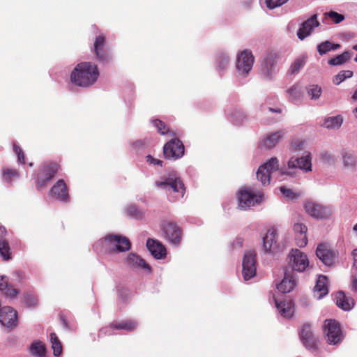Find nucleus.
Segmentation results:
<instances>
[{
  "mask_svg": "<svg viewBox=\"0 0 357 357\" xmlns=\"http://www.w3.org/2000/svg\"><path fill=\"white\" fill-rule=\"evenodd\" d=\"M158 189L166 194L171 202L183 198L186 190L183 181L174 170H170L160 176V181H158Z\"/></svg>",
  "mask_w": 357,
  "mask_h": 357,
  "instance_id": "1",
  "label": "nucleus"
},
{
  "mask_svg": "<svg viewBox=\"0 0 357 357\" xmlns=\"http://www.w3.org/2000/svg\"><path fill=\"white\" fill-rule=\"evenodd\" d=\"M99 77L98 66L91 62L78 63L70 74V81L76 86L89 87L93 85Z\"/></svg>",
  "mask_w": 357,
  "mask_h": 357,
  "instance_id": "2",
  "label": "nucleus"
},
{
  "mask_svg": "<svg viewBox=\"0 0 357 357\" xmlns=\"http://www.w3.org/2000/svg\"><path fill=\"white\" fill-rule=\"evenodd\" d=\"M101 241L109 254L124 252L131 248L129 238L122 235L108 234Z\"/></svg>",
  "mask_w": 357,
  "mask_h": 357,
  "instance_id": "3",
  "label": "nucleus"
},
{
  "mask_svg": "<svg viewBox=\"0 0 357 357\" xmlns=\"http://www.w3.org/2000/svg\"><path fill=\"white\" fill-rule=\"evenodd\" d=\"M289 291H275L273 298L277 310L284 318H291L294 312V303L287 293Z\"/></svg>",
  "mask_w": 357,
  "mask_h": 357,
  "instance_id": "4",
  "label": "nucleus"
},
{
  "mask_svg": "<svg viewBox=\"0 0 357 357\" xmlns=\"http://www.w3.org/2000/svg\"><path fill=\"white\" fill-rule=\"evenodd\" d=\"M60 169V165L56 162L45 163L37 174L36 187L37 190L45 188Z\"/></svg>",
  "mask_w": 357,
  "mask_h": 357,
  "instance_id": "5",
  "label": "nucleus"
},
{
  "mask_svg": "<svg viewBox=\"0 0 357 357\" xmlns=\"http://www.w3.org/2000/svg\"><path fill=\"white\" fill-rule=\"evenodd\" d=\"M280 59V54L275 51H271L266 54L261 62V71L263 77L268 79H273L276 74V64Z\"/></svg>",
  "mask_w": 357,
  "mask_h": 357,
  "instance_id": "6",
  "label": "nucleus"
},
{
  "mask_svg": "<svg viewBox=\"0 0 357 357\" xmlns=\"http://www.w3.org/2000/svg\"><path fill=\"white\" fill-rule=\"evenodd\" d=\"M184 153L185 147L183 142L174 137L167 142L163 147V153L166 159L176 160L181 158Z\"/></svg>",
  "mask_w": 357,
  "mask_h": 357,
  "instance_id": "7",
  "label": "nucleus"
},
{
  "mask_svg": "<svg viewBox=\"0 0 357 357\" xmlns=\"http://www.w3.org/2000/svg\"><path fill=\"white\" fill-rule=\"evenodd\" d=\"M279 168V161L277 158H271L268 162L261 165L257 172V178L263 185H268L271 174Z\"/></svg>",
  "mask_w": 357,
  "mask_h": 357,
  "instance_id": "8",
  "label": "nucleus"
},
{
  "mask_svg": "<svg viewBox=\"0 0 357 357\" xmlns=\"http://www.w3.org/2000/svg\"><path fill=\"white\" fill-rule=\"evenodd\" d=\"M160 228L171 243L178 245L181 243L182 229L175 222L164 220L160 223Z\"/></svg>",
  "mask_w": 357,
  "mask_h": 357,
  "instance_id": "9",
  "label": "nucleus"
},
{
  "mask_svg": "<svg viewBox=\"0 0 357 357\" xmlns=\"http://www.w3.org/2000/svg\"><path fill=\"white\" fill-rule=\"evenodd\" d=\"M326 340L330 344H337L342 340V332L340 324L333 319H326L324 325Z\"/></svg>",
  "mask_w": 357,
  "mask_h": 357,
  "instance_id": "10",
  "label": "nucleus"
},
{
  "mask_svg": "<svg viewBox=\"0 0 357 357\" xmlns=\"http://www.w3.org/2000/svg\"><path fill=\"white\" fill-rule=\"evenodd\" d=\"M262 198L261 194H255L251 187H247L239 191L238 194V205L241 208L246 209L259 203Z\"/></svg>",
  "mask_w": 357,
  "mask_h": 357,
  "instance_id": "11",
  "label": "nucleus"
},
{
  "mask_svg": "<svg viewBox=\"0 0 357 357\" xmlns=\"http://www.w3.org/2000/svg\"><path fill=\"white\" fill-rule=\"evenodd\" d=\"M137 326L138 323L135 320H123L121 322L113 323L107 327L101 328L99 331L98 337H100L102 335H112L114 334V330H123L131 332L135 330Z\"/></svg>",
  "mask_w": 357,
  "mask_h": 357,
  "instance_id": "12",
  "label": "nucleus"
},
{
  "mask_svg": "<svg viewBox=\"0 0 357 357\" xmlns=\"http://www.w3.org/2000/svg\"><path fill=\"white\" fill-rule=\"evenodd\" d=\"M256 253L254 250H250L244 255L242 263L244 280H248L256 275Z\"/></svg>",
  "mask_w": 357,
  "mask_h": 357,
  "instance_id": "13",
  "label": "nucleus"
},
{
  "mask_svg": "<svg viewBox=\"0 0 357 357\" xmlns=\"http://www.w3.org/2000/svg\"><path fill=\"white\" fill-rule=\"evenodd\" d=\"M289 266L294 271L302 272L309 265L307 256L299 250H292L288 256Z\"/></svg>",
  "mask_w": 357,
  "mask_h": 357,
  "instance_id": "14",
  "label": "nucleus"
},
{
  "mask_svg": "<svg viewBox=\"0 0 357 357\" xmlns=\"http://www.w3.org/2000/svg\"><path fill=\"white\" fill-rule=\"evenodd\" d=\"M305 209L307 213L317 219L328 218L332 212L328 206L312 201H308L305 204Z\"/></svg>",
  "mask_w": 357,
  "mask_h": 357,
  "instance_id": "15",
  "label": "nucleus"
},
{
  "mask_svg": "<svg viewBox=\"0 0 357 357\" xmlns=\"http://www.w3.org/2000/svg\"><path fill=\"white\" fill-rule=\"evenodd\" d=\"M93 52L96 59L100 62L108 61L111 59L109 50L106 47V38L103 34L96 37L93 43Z\"/></svg>",
  "mask_w": 357,
  "mask_h": 357,
  "instance_id": "16",
  "label": "nucleus"
},
{
  "mask_svg": "<svg viewBox=\"0 0 357 357\" xmlns=\"http://www.w3.org/2000/svg\"><path fill=\"white\" fill-rule=\"evenodd\" d=\"M254 56L251 52L244 50L238 56L236 69L239 75L245 76L252 70L254 63Z\"/></svg>",
  "mask_w": 357,
  "mask_h": 357,
  "instance_id": "17",
  "label": "nucleus"
},
{
  "mask_svg": "<svg viewBox=\"0 0 357 357\" xmlns=\"http://www.w3.org/2000/svg\"><path fill=\"white\" fill-rule=\"evenodd\" d=\"M0 323L6 328L17 325V312L10 306H4L0 310Z\"/></svg>",
  "mask_w": 357,
  "mask_h": 357,
  "instance_id": "18",
  "label": "nucleus"
},
{
  "mask_svg": "<svg viewBox=\"0 0 357 357\" xmlns=\"http://www.w3.org/2000/svg\"><path fill=\"white\" fill-rule=\"evenodd\" d=\"M317 257L326 266L332 265L335 259V252L325 243H321L316 250Z\"/></svg>",
  "mask_w": 357,
  "mask_h": 357,
  "instance_id": "19",
  "label": "nucleus"
},
{
  "mask_svg": "<svg viewBox=\"0 0 357 357\" xmlns=\"http://www.w3.org/2000/svg\"><path fill=\"white\" fill-rule=\"evenodd\" d=\"M332 296L337 306L344 311L351 310L355 305L354 299L345 291H336Z\"/></svg>",
  "mask_w": 357,
  "mask_h": 357,
  "instance_id": "20",
  "label": "nucleus"
},
{
  "mask_svg": "<svg viewBox=\"0 0 357 357\" xmlns=\"http://www.w3.org/2000/svg\"><path fill=\"white\" fill-rule=\"evenodd\" d=\"M128 266L134 269H142L146 273H151V268L146 261L136 253H130L126 258Z\"/></svg>",
  "mask_w": 357,
  "mask_h": 357,
  "instance_id": "21",
  "label": "nucleus"
},
{
  "mask_svg": "<svg viewBox=\"0 0 357 357\" xmlns=\"http://www.w3.org/2000/svg\"><path fill=\"white\" fill-rule=\"evenodd\" d=\"M317 15H313L309 19L303 22L301 26L297 31V36L300 40L305 39L307 36H310L312 30L319 26V22L317 20Z\"/></svg>",
  "mask_w": 357,
  "mask_h": 357,
  "instance_id": "22",
  "label": "nucleus"
},
{
  "mask_svg": "<svg viewBox=\"0 0 357 357\" xmlns=\"http://www.w3.org/2000/svg\"><path fill=\"white\" fill-rule=\"evenodd\" d=\"M51 195L59 199L67 202L69 201L68 189L66 186L65 181L63 179H59L51 188Z\"/></svg>",
  "mask_w": 357,
  "mask_h": 357,
  "instance_id": "23",
  "label": "nucleus"
},
{
  "mask_svg": "<svg viewBox=\"0 0 357 357\" xmlns=\"http://www.w3.org/2000/svg\"><path fill=\"white\" fill-rule=\"evenodd\" d=\"M300 339L303 345L308 349H314L317 340L313 335L309 324H304L299 333Z\"/></svg>",
  "mask_w": 357,
  "mask_h": 357,
  "instance_id": "24",
  "label": "nucleus"
},
{
  "mask_svg": "<svg viewBox=\"0 0 357 357\" xmlns=\"http://www.w3.org/2000/svg\"><path fill=\"white\" fill-rule=\"evenodd\" d=\"M289 168H298L305 172L311 171L312 163L310 155L301 158L292 157L288 162Z\"/></svg>",
  "mask_w": 357,
  "mask_h": 357,
  "instance_id": "25",
  "label": "nucleus"
},
{
  "mask_svg": "<svg viewBox=\"0 0 357 357\" xmlns=\"http://www.w3.org/2000/svg\"><path fill=\"white\" fill-rule=\"evenodd\" d=\"M298 280L293 273H285L283 280L276 285L278 290H293L298 287Z\"/></svg>",
  "mask_w": 357,
  "mask_h": 357,
  "instance_id": "26",
  "label": "nucleus"
},
{
  "mask_svg": "<svg viewBox=\"0 0 357 357\" xmlns=\"http://www.w3.org/2000/svg\"><path fill=\"white\" fill-rule=\"evenodd\" d=\"M284 132L278 131L267 135L259 144V147L266 149H271L276 146L278 142L282 138Z\"/></svg>",
  "mask_w": 357,
  "mask_h": 357,
  "instance_id": "27",
  "label": "nucleus"
},
{
  "mask_svg": "<svg viewBox=\"0 0 357 357\" xmlns=\"http://www.w3.org/2000/svg\"><path fill=\"white\" fill-rule=\"evenodd\" d=\"M294 231L296 234L297 245L299 247L305 246L307 243V227L303 223H296L294 225Z\"/></svg>",
  "mask_w": 357,
  "mask_h": 357,
  "instance_id": "28",
  "label": "nucleus"
},
{
  "mask_svg": "<svg viewBox=\"0 0 357 357\" xmlns=\"http://www.w3.org/2000/svg\"><path fill=\"white\" fill-rule=\"evenodd\" d=\"M228 119L234 124H241L245 119L246 116L240 107H234L227 112Z\"/></svg>",
  "mask_w": 357,
  "mask_h": 357,
  "instance_id": "29",
  "label": "nucleus"
},
{
  "mask_svg": "<svg viewBox=\"0 0 357 357\" xmlns=\"http://www.w3.org/2000/svg\"><path fill=\"white\" fill-rule=\"evenodd\" d=\"M276 229L271 228L268 230L266 234L263 238V244L266 252L272 251L273 245L276 243Z\"/></svg>",
  "mask_w": 357,
  "mask_h": 357,
  "instance_id": "30",
  "label": "nucleus"
},
{
  "mask_svg": "<svg viewBox=\"0 0 357 357\" xmlns=\"http://www.w3.org/2000/svg\"><path fill=\"white\" fill-rule=\"evenodd\" d=\"M31 354L34 357H45L46 347L41 341L37 340L30 345Z\"/></svg>",
  "mask_w": 357,
  "mask_h": 357,
  "instance_id": "31",
  "label": "nucleus"
},
{
  "mask_svg": "<svg viewBox=\"0 0 357 357\" xmlns=\"http://www.w3.org/2000/svg\"><path fill=\"white\" fill-rule=\"evenodd\" d=\"M2 176L6 183H11L13 180L20 177V173L15 169L3 168L2 169Z\"/></svg>",
  "mask_w": 357,
  "mask_h": 357,
  "instance_id": "32",
  "label": "nucleus"
},
{
  "mask_svg": "<svg viewBox=\"0 0 357 357\" xmlns=\"http://www.w3.org/2000/svg\"><path fill=\"white\" fill-rule=\"evenodd\" d=\"M52 348L53 349V355L59 356L62 352V345L55 333H51L50 335Z\"/></svg>",
  "mask_w": 357,
  "mask_h": 357,
  "instance_id": "33",
  "label": "nucleus"
},
{
  "mask_svg": "<svg viewBox=\"0 0 357 357\" xmlns=\"http://www.w3.org/2000/svg\"><path fill=\"white\" fill-rule=\"evenodd\" d=\"M23 303L27 307H35L38 305V299L33 291H26L23 295Z\"/></svg>",
  "mask_w": 357,
  "mask_h": 357,
  "instance_id": "34",
  "label": "nucleus"
},
{
  "mask_svg": "<svg viewBox=\"0 0 357 357\" xmlns=\"http://www.w3.org/2000/svg\"><path fill=\"white\" fill-rule=\"evenodd\" d=\"M340 47V44H333L330 41H325L317 46V51L321 54H325L331 50H336Z\"/></svg>",
  "mask_w": 357,
  "mask_h": 357,
  "instance_id": "35",
  "label": "nucleus"
},
{
  "mask_svg": "<svg viewBox=\"0 0 357 357\" xmlns=\"http://www.w3.org/2000/svg\"><path fill=\"white\" fill-rule=\"evenodd\" d=\"M351 52L346 51L341 54H339L328 61V63L333 66L341 65L347 61L351 56Z\"/></svg>",
  "mask_w": 357,
  "mask_h": 357,
  "instance_id": "36",
  "label": "nucleus"
},
{
  "mask_svg": "<svg viewBox=\"0 0 357 357\" xmlns=\"http://www.w3.org/2000/svg\"><path fill=\"white\" fill-rule=\"evenodd\" d=\"M342 162L345 167H354L356 163V158L354 154L350 151H343L342 153Z\"/></svg>",
  "mask_w": 357,
  "mask_h": 357,
  "instance_id": "37",
  "label": "nucleus"
},
{
  "mask_svg": "<svg viewBox=\"0 0 357 357\" xmlns=\"http://www.w3.org/2000/svg\"><path fill=\"white\" fill-rule=\"evenodd\" d=\"M342 121L340 116L329 117L325 120L324 126L327 128H338L341 126Z\"/></svg>",
  "mask_w": 357,
  "mask_h": 357,
  "instance_id": "38",
  "label": "nucleus"
},
{
  "mask_svg": "<svg viewBox=\"0 0 357 357\" xmlns=\"http://www.w3.org/2000/svg\"><path fill=\"white\" fill-rule=\"evenodd\" d=\"M307 95L312 100H318L322 93V89L317 84H311L307 87Z\"/></svg>",
  "mask_w": 357,
  "mask_h": 357,
  "instance_id": "39",
  "label": "nucleus"
},
{
  "mask_svg": "<svg viewBox=\"0 0 357 357\" xmlns=\"http://www.w3.org/2000/svg\"><path fill=\"white\" fill-rule=\"evenodd\" d=\"M158 132L162 135H167L169 137L176 136L175 132L170 129L163 121L158 119Z\"/></svg>",
  "mask_w": 357,
  "mask_h": 357,
  "instance_id": "40",
  "label": "nucleus"
},
{
  "mask_svg": "<svg viewBox=\"0 0 357 357\" xmlns=\"http://www.w3.org/2000/svg\"><path fill=\"white\" fill-rule=\"evenodd\" d=\"M289 93V98L291 101H296L301 97V91L298 84H294L287 90Z\"/></svg>",
  "mask_w": 357,
  "mask_h": 357,
  "instance_id": "41",
  "label": "nucleus"
},
{
  "mask_svg": "<svg viewBox=\"0 0 357 357\" xmlns=\"http://www.w3.org/2000/svg\"><path fill=\"white\" fill-rule=\"evenodd\" d=\"M353 74V71L351 70H342L334 77L333 82L335 84L338 85L347 78L351 77Z\"/></svg>",
  "mask_w": 357,
  "mask_h": 357,
  "instance_id": "42",
  "label": "nucleus"
},
{
  "mask_svg": "<svg viewBox=\"0 0 357 357\" xmlns=\"http://www.w3.org/2000/svg\"><path fill=\"white\" fill-rule=\"evenodd\" d=\"M328 278L323 275H320L316 282L314 290H328Z\"/></svg>",
  "mask_w": 357,
  "mask_h": 357,
  "instance_id": "43",
  "label": "nucleus"
},
{
  "mask_svg": "<svg viewBox=\"0 0 357 357\" xmlns=\"http://www.w3.org/2000/svg\"><path fill=\"white\" fill-rule=\"evenodd\" d=\"M305 59L304 57H299L294 61L290 67V70L292 74H296L304 66Z\"/></svg>",
  "mask_w": 357,
  "mask_h": 357,
  "instance_id": "44",
  "label": "nucleus"
},
{
  "mask_svg": "<svg viewBox=\"0 0 357 357\" xmlns=\"http://www.w3.org/2000/svg\"><path fill=\"white\" fill-rule=\"evenodd\" d=\"M0 253L4 259H10V246L8 243L4 240L0 241Z\"/></svg>",
  "mask_w": 357,
  "mask_h": 357,
  "instance_id": "45",
  "label": "nucleus"
},
{
  "mask_svg": "<svg viewBox=\"0 0 357 357\" xmlns=\"http://www.w3.org/2000/svg\"><path fill=\"white\" fill-rule=\"evenodd\" d=\"M127 214L135 219H141L143 217V213L140 211L137 206L134 205L129 206L126 209Z\"/></svg>",
  "mask_w": 357,
  "mask_h": 357,
  "instance_id": "46",
  "label": "nucleus"
},
{
  "mask_svg": "<svg viewBox=\"0 0 357 357\" xmlns=\"http://www.w3.org/2000/svg\"><path fill=\"white\" fill-rule=\"evenodd\" d=\"M324 15L326 17H328L335 24H339L345 19L344 15L335 11H330L326 13Z\"/></svg>",
  "mask_w": 357,
  "mask_h": 357,
  "instance_id": "47",
  "label": "nucleus"
},
{
  "mask_svg": "<svg viewBox=\"0 0 357 357\" xmlns=\"http://www.w3.org/2000/svg\"><path fill=\"white\" fill-rule=\"evenodd\" d=\"M130 300V296L128 291H119L117 296V304L121 307L127 304Z\"/></svg>",
  "mask_w": 357,
  "mask_h": 357,
  "instance_id": "48",
  "label": "nucleus"
},
{
  "mask_svg": "<svg viewBox=\"0 0 357 357\" xmlns=\"http://www.w3.org/2000/svg\"><path fill=\"white\" fill-rule=\"evenodd\" d=\"M218 66L220 70H224L229 64V56L225 54L221 53L217 59Z\"/></svg>",
  "mask_w": 357,
  "mask_h": 357,
  "instance_id": "49",
  "label": "nucleus"
},
{
  "mask_svg": "<svg viewBox=\"0 0 357 357\" xmlns=\"http://www.w3.org/2000/svg\"><path fill=\"white\" fill-rule=\"evenodd\" d=\"M280 192L287 197L291 199L297 198L300 196V194L294 192L291 189H287L284 186H281L280 188Z\"/></svg>",
  "mask_w": 357,
  "mask_h": 357,
  "instance_id": "50",
  "label": "nucleus"
},
{
  "mask_svg": "<svg viewBox=\"0 0 357 357\" xmlns=\"http://www.w3.org/2000/svg\"><path fill=\"white\" fill-rule=\"evenodd\" d=\"M288 1L289 0H266V4L269 9H273L282 6Z\"/></svg>",
  "mask_w": 357,
  "mask_h": 357,
  "instance_id": "51",
  "label": "nucleus"
},
{
  "mask_svg": "<svg viewBox=\"0 0 357 357\" xmlns=\"http://www.w3.org/2000/svg\"><path fill=\"white\" fill-rule=\"evenodd\" d=\"M146 248L152 256L156 259V241L153 238H148L146 241Z\"/></svg>",
  "mask_w": 357,
  "mask_h": 357,
  "instance_id": "52",
  "label": "nucleus"
},
{
  "mask_svg": "<svg viewBox=\"0 0 357 357\" xmlns=\"http://www.w3.org/2000/svg\"><path fill=\"white\" fill-rule=\"evenodd\" d=\"M167 250L166 247L158 241V259H163L167 257Z\"/></svg>",
  "mask_w": 357,
  "mask_h": 357,
  "instance_id": "53",
  "label": "nucleus"
},
{
  "mask_svg": "<svg viewBox=\"0 0 357 357\" xmlns=\"http://www.w3.org/2000/svg\"><path fill=\"white\" fill-rule=\"evenodd\" d=\"M15 153L17 155V160L21 164H25V155L22 149L17 145H13Z\"/></svg>",
  "mask_w": 357,
  "mask_h": 357,
  "instance_id": "54",
  "label": "nucleus"
},
{
  "mask_svg": "<svg viewBox=\"0 0 357 357\" xmlns=\"http://www.w3.org/2000/svg\"><path fill=\"white\" fill-rule=\"evenodd\" d=\"M16 290L15 289H10L8 284V278L6 276H0V291L2 290Z\"/></svg>",
  "mask_w": 357,
  "mask_h": 357,
  "instance_id": "55",
  "label": "nucleus"
},
{
  "mask_svg": "<svg viewBox=\"0 0 357 357\" xmlns=\"http://www.w3.org/2000/svg\"><path fill=\"white\" fill-rule=\"evenodd\" d=\"M59 319L63 328L66 330H73V327L69 324L64 314L61 312L59 314Z\"/></svg>",
  "mask_w": 357,
  "mask_h": 357,
  "instance_id": "56",
  "label": "nucleus"
},
{
  "mask_svg": "<svg viewBox=\"0 0 357 357\" xmlns=\"http://www.w3.org/2000/svg\"><path fill=\"white\" fill-rule=\"evenodd\" d=\"M19 292H20V291H9V294H8V291H6V296H9L10 298H15Z\"/></svg>",
  "mask_w": 357,
  "mask_h": 357,
  "instance_id": "57",
  "label": "nucleus"
},
{
  "mask_svg": "<svg viewBox=\"0 0 357 357\" xmlns=\"http://www.w3.org/2000/svg\"><path fill=\"white\" fill-rule=\"evenodd\" d=\"M354 265L357 268V249L353 251Z\"/></svg>",
  "mask_w": 357,
  "mask_h": 357,
  "instance_id": "58",
  "label": "nucleus"
},
{
  "mask_svg": "<svg viewBox=\"0 0 357 357\" xmlns=\"http://www.w3.org/2000/svg\"><path fill=\"white\" fill-rule=\"evenodd\" d=\"M352 287L354 290H357V278L354 276L352 277Z\"/></svg>",
  "mask_w": 357,
  "mask_h": 357,
  "instance_id": "59",
  "label": "nucleus"
},
{
  "mask_svg": "<svg viewBox=\"0 0 357 357\" xmlns=\"http://www.w3.org/2000/svg\"><path fill=\"white\" fill-rule=\"evenodd\" d=\"M146 158L148 162H150L152 164H156V160L153 158L151 155H147Z\"/></svg>",
  "mask_w": 357,
  "mask_h": 357,
  "instance_id": "60",
  "label": "nucleus"
},
{
  "mask_svg": "<svg viewBox=\"0 0 357 357\" xmlns=\"http://www.w3.org/2000/svg\"><path fill=\"white\" fill-rule=\"evenodd\" d=\"M328 291L321 292L319 294V295L317 296V299L320 300V299L323 298L326 295L328 294Z\"/></svg>",
  "mask_w": 357,
  "mask_h": 357,
  "instance_id": "61",
  "label": "nucleus"
},
{
  "mask_svg": "<svg viewBox=\"0 0 357 357\" xmlns=\"http://www.w3.org/2000/svg\"><path fill=\"white\" fill-rule=\"evenodd\" d=\"M143 145H144V144H143L142 141H137L133 144V146H136V147H139V146H141Z\"/></svg>",
  "mask_w": 357,
  "mask_h": 357,
  "instance_id": "62",
  "label": "nucleus"
},
{
  "mask_svg": "<svg viewBox=\"0 0 357 357\" xmlns=\"http://www.w3.org/2000/svg\"><path fill=\"white\" fill-rule=\"evenodd\" d=\"M353 100L357 101V89L354 91V94L351 96Z\"/></svg>",
  "mask_w": 357,
  "mask_h": 357,
  "instance_id": "63",
  "label": "nucleus"
},
{
  "mask_svg": "<svg viewBox=\"0 0 357 357\" xmlns=\"http://www.w3.org/2000/svg\"><path fill=\"white\" fill-rule=\"evenodd\" d=\"M269 111L272 112H278V113H280L281 112V109H273L271 107H269Z\"/></svg>",
  "mask_w": 357,
  "mask_h": 357,
  "instance_id": "64",
  "label": "nucleus"
}]
</instances>
